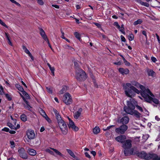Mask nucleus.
<instances>
[{"label":"nucleus","instance_id":"obj_33","mask_svg":"<svg viewBox=\"0 0 160 160\" xmlns=\"http://www.w3.org/2000/svg\"><path fill=\"white\" fill-rule=\"evenodd\" d=\"M22 92L23 95L25 96L27 99H29L30 98V97L29 96V95L25 91L23 90V91H22Z\"/></svg>","mask_w":160,"mask_h":160},{"label":"nucleus","instance_id":"obj_4","mask_svg":"<svg viewBox=\"0 0 160 160\" xmlns=\"http://www.w3.org/2000/svg\"><path fill=\"white\" fill-rule=\"evenodd\" d=\"M150 92L142 93V96L143 98L145 101L147 102L151 103L152 102L156 104H158L159 103V101L157 99L153 97H154V95L149 90Z\"/></svg>","mask_w":160,"mask_h":160},{"label":"nucleus","instance_id":"obj_12","mask_svg":"<svg viewBox=\"0 0 160 160\" xmlns=\"http://www.w3.org/2000/svg\"><path fill=\"white\" fill-rule=\"evenodd\" d=\"M18 152L20 156L22 158L26 159L28 158L27 154L25 152L24 149L23 148H21L18 150Z\"/></svg>","mask_w":160,"mask_h":160},{"label":"nucleus","instance_id":"obj_51","mask_svg":"<svg viewBox=\"0 0 160 160\" xmlns=\"http://www.w3.org/2000/svg\"><path fill=\"white\" fill-rule=\"evenodd\" d=\"M4 93L3 89L2 87L0 86V94L2 95Z\"/></svg>","mask_w":160,"mask_h":160},{"label":"nucleus","instance_id":"obj_22","mask_svg":"<svg viewBox=\"0 0 160 160\" xmlns=\"http://www.w3.org/2000/svg\"><path fill=\"white\" fill-rule=\"evenodd\" d=\"M68 87L66 86H64L63 87L62 89L59 91L60 94H62L68 90Z\"/></svg>","mask_w":160,"mask_h":160},{"label":"nucleus","instance_id":"obj_3","mask_svg":"<svg viewBox=\"0 0 160 160\" xmlns=\"http://www.w3.org/2000/svg\"><path fill=\"white\" fill-rule=\"evenodd\" d=\"M132 140L130 139L126 140L122 145V147L124 149L123 153L125 156H128L133 154L134 149L131 148L132 146Z\"/></svg>","mask_w":160,"mask_h":160},{"label":"nucleus","instance_id":"obj_56","mask_svg":"<svg viewBox=\"0 0 160 160\" xmlns=\"http://www.w3.org/2000/svg\"><path fill=\"white\" fill-rule=\"evenodd\" d=\"M94 24L97 26L98 28H101V25L100 24L97 23L96 22H94Z\"/></svg>","mask_w":160,"mask_h":160},{"label":"nucleus","instance_id":"obj_55","mask_svg":"<svg viewBox=\"0 0 160 160\" xmlns=\"http://www.w3.org/2000/svg\"><path fill=\"white\" fill-rule=\"evenodd\" d=\"M38 2L40 5H43L44 3L42 0H37Z\"/></svg>","mask_w":160,"mask_h":160},{"label":"nucleus","instance_id":"obj_11","mask_svg":"<svg viewBox=\"0 0 160 160\" xmlns=\"http://www.w3.org/2000/svg\"><path fill=\"white\" fill-rule=\"evenodd\" d=\"M26 134L28 138L29 139H32L35 138V135L34 131L31 129L27 130L26 132Z\"/></svg>","mask_w":160,"mask_h":160},{"label":"nucleus","instance_id":"obj_16","mask_svg":"<svg viewBox=\"0 0 160 160\" xmlns=\"http://www.w3.org/2000/svg\"><path fill=\"white\" fill-rule=\"evenodd\" d=\"M22 49L24 50L25 52L28 54V56L30 57L32 60H34V58L30 51L27 49L26 46L24 45L22 46Z\"/></svg>","mask_w":160,"mask_h":160},{"label":"nucleus","instance_id":"obj_58","mask_svg":"<svg viewBox=\"0 0 160 160\" xmlns=\"http://www.w3.org/2000/svg\"><path fill=\"white\" fill-rule=\"evenodd\" d=\"M122 62L121 61H119L118 62H114V64L115 65H120L121 64Z\"/></svg>","mask_w":160,"mask_h":160},{"label":"nucleus","instance_id":"obj_37","mask_svg":"<svg viewBox=\"0 0 160 160\" xmlns=\"http://www.w3.org/2000/svg\"><path fill=\"white\" fill-rule=\"evenodd\" d=\"M75 125L74 122L72 121H70L69 122L68 127L69 128H72Z\"/></svg>","mask_w":160,"mask_h":160},{"label":"nucleus","instance_id":"obj_18","mask_svg":"<svg viewBox=\"0 0 160 160\" xmlns=\"http://www.w3.org/2000/svg\"><path fill=\"white\" fill-rule=\"evenodd\" d=\"M82 111V108H80L78 109V111L75 113L74 117L76 119H78Z\"/></svg>","mask_w":160,"mask_h":160},{"label":"nucleus","instance_id":"obj_8","mask_svg":"<svg viewBox=\"0 0 160 160\" xmlns=\"http://www.w3.org/2000/svg\"><path fill=\"white\" fill-rule=\"evenodd\" d=\"M62 100L67 105H70L72 102V97L71 95L68 92L64 94Z\"/></svg>","mask_w":160,"mask_h":160},{"label":"nucleus","instance_id":"obj_62","mask_svg":"<svg viewBox=\"0 0 160 160\" xmlns=\"http://www.w3.org/2000/svg\"><path fill=\"white\" fill-rule=\"evenodd\" d=\"M142 34L145 36L146 38L147 39V32L145 31H142Z\"/></svg>","mask_w":160,"mask_h":160},{"label":"nucleus","instance_id":"obj_43","mask_svg":"<svg viewBox=\"0 0 160 160\" xmlns=\"http://www.w3.org/2000/svg\"><path fill=\"white\" fill-rule=\"evenodd\" d=\"M141 5L145 6L147 7H148L149 6V5L148 3L146 2H142V3H141Z\"/></svg>","mask_w":160,"mask_h":160},{"label":"nucleus","instance_id":"obj_39","mask_svg":"<svg viewBox=\"0 0 160 160\" xmlns=\"http://www.w3.org/2000/svg\"><path fill=\"white\" fill-rule=\"evenodd\" d=\"M46 88L47 91L50 93L52 94V90L51 88L50 87H46Z\"/></svg>","mask_w":160,"mask_h":160},{"label":"nucleus","instance_id":"obj_21","mask_svg":"<svg viewBox=\"0 0 160 160\" xmlns=\"http://www.w3.org/2000/svg\"><path fill=\"white\" fill-rule=\"evenodd\" d=\"M20 118L24 122L26 121L27 120V117L26 115L24 114H22L21 115Z\"/></svg>","mask_w":160,"mask_h":160},{"label":"nucleus","instance_id":"obj_50","mask_svg":"<svg viewBox=\"0 0 160 160\" xmlns=\"http://www.w3.org/2000/svg\"><path fill=\"white\" fill-rule=\"evenodd\" d=\"M46 151L47 152H48L49 153H50L51 155H53L54 154V153H53V152H52V151H51L49 149H46Z\"/></svg>","mask_w":160,"mask_h":160},{"label":"nucleus","instance_id":"obj_40","mask_svg":"<svg viewBox=\"0 0 160 160\" xmlns=\"http://www.w3.org/2000/svg\"><path fill=\"white\" fill-rule=\"evenodd\" d=\"M20 94L22 98L23 99V101L26 103V105H29V102L26 100L25 97L23 96L21 93H20Z\"/></svg>","mask_w":160,"mask_h":160},{"label":"nucleus","instance_id":"obj_41","mask_svg":"<svg viewBox=\"0 0 160 160\" xmlns=\"http://www.w3.org/2000/svg\"><path fill=\"white\" fill-rule=\"evenodd\" d=\"M0 24L2 25V26L8 28V26L7 25L4 23V22L1 19H0Z\"/></svg>","mask_w":160,"mask_h":160},{"label":"nucleus","instance_id":"obj_36","mask_svg":"<svg viewBox=\"0 0 160 160\" xmlns=\"http://www.w3.org/2000/svg\"><path fill=\"white\" fill-rule=\"evenodd\" d=\"M7 125L11 129H14L16 128L15 127L14 125H13L11 123H7Z\"/></svg>","mask_w":160,"mask_h":160},{"label":"nucleus","instance_id":"obj_23","mask_svg":"<svg viewBox=\"0 0 160 160\" xmlns=\"http://www.w3.org/2000/svg\"><path fill=\"white\" fill-rule=\"evenodd\" d=\"M5 36L8 40V43L11 46H12V44L10 40L9 35L8 33H5Z\"/></svg>","mask_w":160,"mask_h":160},{"label":"nucleus","instance_id":"obj_53","mask_svg":"<svg viewBox=\"0 0 160 160\" xmlns=\"http://www.w3.org/2000/svg\"><path fill=\"white\" fill-rule=\"evenodd\" d=\"M53 111L54 112V113L55 116L59 114L58 111L55 109L53 108Z\"/></svg>","mask_w":160,"mask_h":160},{"label":"nucleus","instance_id":"obj_19","mask_svg":"<svg viewBox=\"0 0 160 160\" xmlns=\"http://www.w3.org/2000/svg\"><path fill=\"white\" fill-rule=\"evenodd\" d=\"M28 152L31 156H34L36 155V152L33 149H29L28 150Z\"/></svg>","mask_w":160,"mask_h":160},{"label":"nucleus","instance_id":"obj_14","mask_svg":"<svg viewBox=\"0 0 160 160\" xmlns=\"http://www.w3.org/2000/svg\"><path fill=\"white\" fill-rule=\"evenodd\" d=\"M40 34L43 39H44L49 44L48 40L47 38V36L45 34V32L43 29L41 28L40 29Z\"/></svg>","mask_w":160,"mask_h":160},{"label":"nucleus","instance_id":"obj_48","mask_svg":"<svg viewBox=\"0 0 160 160\" xmlns=\"http://www.w3.org/2000/svg\"><path fill=\"white\" fill-rule=\"evenodd\" d=\"M10 143L11 146V148H13L15 147V143L14 141H10Z\"/></svg>","mask_w":160,"mask_h":160},{"label":"nucleus","instance_id":"obj_52","mask_svg":"<svg viewBox=\"0 0 160 160\" xmlns=\"http://www.w3.org/2000/svg\"><path fill=\"white\" fill-rule=\"evenodd\" d=\"M65 48L67 49H68L69 50H74V48L72 47L69 45L66 46Z\"/></svg>","mask_w":160,"mask_h":160},{"label":"nucleus","instance_id":"obj_32","mask_svg":"<svg viewBox=\"0 0 160 160\" xmlns=\"http://www.w3.org/2000/svg\"><path fill=\"white\" fill-rule=\"evenodd\" d=\"M142 22V21L141 19H139L136 21L134 22L133 24L134 25H136L138 24H140Z\"/></svg>","mask_w":160,"mask_h":160},{"label":"nucleus","instance_id":"obj_34","mask_svg":"<svg viewBox=\"0 0 160 160\" xmlns=\"http://www.w3.org/2000/svg\"><path fill=\"white\" fill-rule=\"evenodd\" d=\"M42 112H43L44 114L46 115V117H45V119L47 120V121L49 123H50L51 122V120L48 117L46 114L45 113V112L43 110H42Z\"/></svg>","mask_w":160,"mask_h":160},{"label":"nucleus","instance_id":"obj_57","mask_svg":"<svg viewBox=\"0 0 160 160\" xmlns=\"http://www.w3.org/2000/svg\"><path fill=\"white\" fill-rule=\"evenodd\" d=\"M50 70L51 71L52 73L53 74V75H54V67H51L49 68Z\"/></svg>","mask_w":160,"mask_h":160},{"label":"nucleus","instance_id":"obj_30","mask_svg":"<svg viewBox=\"0 0 160 160\" xmlns=\"http://www.w3.org/2000/svg\"><path fill=\"white\" fill-rule=\"evenodd\" d=\"M124 25L123 24H122L121 25V28L119 29V31L121 32L123 34H125V32L124 30Z\"/></svg>","mask_w":160,"mask_h":160},{"label":"nucleus","instance_id":"obj_27","mask_svg":"<svg viewBox=\"0 0 160 160\" xmlns=\"http://www.w3.org/2000/svg\"><path fill=\"white\" fill-rule=\"evenodd\" d=\"M100 128L98 127H96L93 129V132L95 134H97L100 132Z\"/></svg>","mask_w":160,"mask_h":160},{"label":"nucleus","instance_id":"obj_54","mask_svg":"<svg viewBox=\"0 0 160 160\" xmlns=\"http://www.w3.org/2000/svg\"><path fill=\"white\" fill-rule=\"evenodd\" d=\"M2 131H5L6 132H9V129L8 128L5 127L2 129Z\"/></svg>","mask_w":160,"mask_h":160},{"label":"nucleus","instance_id":"obj_24","mask_svg":"<svg viewBox=\"0 0 160 160\" xmlns=\"http://www.w3.org/2000/svg\"><path fill=\"white\" fill-rule=\"evenodd\" d=\"M68 152L69 154V155L71 156L72 157L74 158H75L76 156L73 153V152L71 150L69 149H67L66 150Z\"/></svg>","mask_w":160,"mask_h":160},{"label":"nucleus","instance_id":"obj_17","mask_svg":"<svg viewBox=\"0 0 160 160\" xmlns=\"http://www.w3.org/2000/svg\"><path fill=\"white\" fill-rule=\"evenodd\" d=\"M118 70L119 72L123 75L127 74L129 72V70L127 68L124 69L122 68H120Z\"/></svg>","mask_w":160,"mask_h":160},{"label":"nucleus","instance_id":"obj_26","mask_svg":"<svg viewBox=\"0 0 160 160\" xmlns=\"http://www.w3.org/2000/svg\"><path fill=\"white\" fill-rule=\"evenodd\" d=\"M15 87L18 89V90L22 92L23 91L24 89L23 88L18 84H16L15 85Z\"/></svg>","mask_w":160,"mask_h":160},{"label":"nucleus","instance_id":"obj_46","mask_svg":"<svg viewBox=\"0 0 160 160\" xmlns=\"http://www.w3.org/2000/svg\"><path fill=\"white\" fill-rule=\"evenodd\" d=\"M136 107L137 108V109L140 112H142L143 111L142 108L140 106L138 105H136Z\"/></svg>","mask_w":160,"mask_h":160},{"label":"nucleus","instance_id":"obj_42","mask_svg":"<svg viewBox=\"0 0 160 160\" xmlns=\"http://www.w3.org/2000/svg\"><path fill=\"white\" fill-rule=\"evenodd\" d=\"M113 25L116 27L119 30L121 28L120 26L119 25L118 22H115L113 24Z\"/></svg>","mask_w":160,"mask_h":160},{"label":"nucleus","instance_id":"obj_10","mask_svg":"<svg viewBox=\"0 0 160 160\" xmlns=\"http://www.w3.org/2000/svg\"><path fill=\"white\" fill-rule=\"evenodd\" d=\"M128 128V127L125 125H122L119 128L115 129L116 132L118 134H123L127 131Z\"/></svg>","mask_w":160,"mask_h":160},{"label":"nucleus","instance_id":"obj_15","mask_svg":"<svg viewBox=\"0 0 160 160\" xmlns=\"http://www.w3.org/2000/svg\"><path fill=\"white\" fill-rule=\"evenodd\" d=\"M129 121V118L128 117L124 116L122 117L120 120L119 122L121 123H122L123 125H125L127 124Z\"/></svg>","mask_w":160,"mask_h":160},{"label":"nucleus","instance_id":"obj_60","mask_svg":"<svg viewBox=\"0 0 160 160\" xmlns=\"http://www.w3.org/2000/svg\"><path fill=\"white\" fill-rule=\"evenodd\" d=\"M151 160H160V156L159 157H158V156L157 155L156 156H155V157L153 159Z\"/></svg>","mask_w":160,"mask_h":160},{"label":"nucleus","instance_id":"obj_20","mask_svg":"<svg viewBox=\"0 0 160 160\" xmlns=\"http://www.w3.org/2000/svg\"><path fill=\"white\" fill-rule=\"evenodd\" d=\"M148 75L149 76L154 77V74H155V72H154L153 70L151 69H148L147 71Z\"/></svg>","mask_w":160,"mask_h":160},{"label":"nucleus","instance_id":"obj_59","mask_svg":"<svg viewBox=\"0 0 160 160\" xmlns=\"http://www.w3.org/2000/svg\"><path fill=\"white\" fill-rule=\"evenodd\" d=\"M121 40L122 41L125 42L126 41V39L124 38V36H123L122 35L121 36Z\"/></svg>","mask_w":160,"mask_h":160},{"label":"nucleus","instance_id":"obj_35","mask_svg":"<svg viewBox=\"0 0 160 160\" xmlns=\"http://www.w3.org/2000/svg\"><path fill=\"white\" fill-rule=\"evenodd\" d=\"M74 64L75 66V68L77 69L76 71H78V70L80 69L79 67V65L78 62H74Z\"/></svg>","mask_w":160,"mask_h":160},{"label":"nucleus","instance_id":"obj_44","mask_svg":"<svg viewBox=\"0 0 160 160\" xmlns=\"http://www.w3.org/2000/svg\"><path fill=\"white\" fill-rule=\"evenodd\" d=\"M24 107L28 110H29L30 111H31V107L29 105H25V104H24Z\"/></svg>","mask_w":160,"mask_h":160},{"label":"nucleus","instance_id":"obj_45","mask_svg":"<svg viewBox=\"0 0 160 160\" xmlns=\"http://www.w3.org/2000/svg\"><path fill=\"white\" fill-rule=\"evenodd\" d=\"M123 62L126 65L129 66L130 65V63L126 60L125 58H123Z\"/></svg>","mask_w":160,"mask_h":160},{"label":"nucleus","instance_id":"obj_31","mask_svg":"<svg viewBox=\"0 0 160 160\" xmlns=\"http://www.w3.org/2000/svg\"><path fill=\"white\" fill-rule=\"evenodd\" d=\"M128 38L129 41H132L134 39V35L132 34H130L128 36Z\"/></svg>","mask_w":160,"mask_h":160},{"label":"nucleus","instance_id":"obj_61","mask_svg":"<svg viewBox=\"0 0 160 160\" xmlns=\"http://www.w3.org/2000/svg\"><path fill=\"white\" fill-rule=\"evenodd\" d=\"M151 59L152 62H155L157 60L156 58L153 57H152L151 58Z\"/></svg>","mask_w":160,"mask_h":160},{"label":"nucleus","instance_id":"obj_6","mask_svg":"<svg viewBox=\"0 0 160 160\" xmlns=\"http://www.w3.org/2000/svg\"><path fill=\"white\" fill-rule=\"evenodd\" d=\"M76 79L80 82L85 80L87 78L86 73L82 69L76 71Z\"/></svg>","mask_w":160,"mask_h":160},{"label":"nucleus","instance_id":"obj_64","mask_svg":"<svg viewBox=\"0 0 160 160\" xmlns=\"http://www.w3.org/2000/svg\"><path fill=\"white\" fill-rule=\"evenodd\" d=\"M52 6L53 7H54L55 8H57V9H59V7L58 5L52 4Z\"/></svg>","mask_w":160,"mask_h":160},{"label":"nucleus","instance_id":"obj_9","mask_svg":"<svg viewBox=\"0 0 160 160\" xmlns=\"http://www.w3.org/2000/svg\"><path fill=\"white\" fill-rule=\"evenodd\" d=\"M132 84L136 86L138 88H139L142 90V91L141 92V95L142 96V93L144 92H150L149 89L148 88H146L143 85L140 84L138 82L135 81H132L131 82Z\"/></svg>","mask_w":160,"mask_h":160},{"label":"nucleus","instance_id":"obj_47","mask_svg":"<svg viewBox=\"0 0 160 160\" xmlns=\"http://www.w3.org/2000/svg\"><path fill=\"white\" fill-rule=\"evenodd\" d=\"M149 136L148 134H145L143 136L142 138L145 141H146L149 138Z\"/></svg>","mask_w":160,"mask_h":160},{"label":"nucleus","instance_id":"obj_5","mask_svg":"<svg viewBox=\"0 0 160 160\" xmlns=\"http://www.w3.org/2000/svg\"><path fill=\"white\" fill-rule=\"evenodd\" d=\"M136 155L138 157L146 160H153L157 154L154 153L147 154L145 152H138L136 151L134 152L132 155Z\"/></svg>","mask_w":160,"mask_h":160},{"label":"nucleus","instance_id":"obj_29","mask_svg":"<svg viewBox=\"0 0 160 160\" xmlns=\"http://www.w3.org/2000/svg\"><path fill=\"white\" fill-rule=\"evenodd\" d=\"M55 116L57 120L58 123L59 122H61L62 120H63L60 114L56 115Z\"/></svg>","mask_w":160,"mask_h":160},{"label":"nucleus","instance_id":"obj_7","mask_svg":"<svg viewBox=\"0 0 160 160\" xmlns=\"http://www.w3.org/2000/svg\"><path fill=\"white\" fill-rule=\"evenodd\" d=\"M58 124L62 134L66 135L68 132V127L66 123L63 120L59 122Z\"/></svg>","mask_w":160,"mask_h":160},{"label":"nucleus","instance_id":"obj_38","mask_svg":"<svg viewBox=\"0 0 160 160\" xmlns=\"http://www.w3.org/2000/svg\"><path fill=\"white\" fill-rule=\"evenodd\" d=\"M5 96L6 98L9 101H11L12 99V97L11 95L10 94H5Z\"/></svg>","mask_w":160,"mask_h":160},{"label":"nucleus","instance_id":"obj_1","mask_svg":"<svg viewBox=\"0 0 160 160\" xmlns=\"http://www.w3.org/2000/svg\"><path fill=\"white\" fill-rule=\"evenodd\" d=\"M137 103V102L134 100L130 101H128L127 106H125L123 108L124 111L127 113L134 115L137 118L140 117L141 114L137 111L135 110V105Z\"/></svg>","mask_w":160,"mask_h":160},{"label":"nucleus","instance_id":"obj_28","mask_svg":"<svg viewBox=\"0 0 160 160\" xmlns=\"http://www.w3.org/2000/svg\"><path fill=\"white\" fill-rule=\"evenodd\" d=\"M74 35H75L76 38L80 41L81 39V35L79 33L77 32H75L74 33Z\"/></svg>","mask_w":160,"mask_h":160},{"label":"nucleus","instance_id":"obj_49","mask_svg":"<svg viewBox=\"0 0 160 160\" xmlns=\"http://www.w3.org/2000/svg\"><path fill=\"white\" fill-rule=\"evenodd\" d=\"M72 128L75 131H77L78 130V127L74 125Z\"/></svg>","mask_w":160,"mask_h":160},{"label":"nucleus","instance_id":"obj_63","mask_svg":"<svg viewBox=\"0 0 160 160\" xmlns=\"http://www.w3.org/2000/svg\"><path fill=\"white\" fill-rule=\"evenodd\" d=\"M85 156L88 158H91L90 156L87 152H85Z\"/></svg>","mask_w":160,"mask_h":160},{"label":"nucleus","instance_id":"obj_2","mask_svg":"<svg viewBox=\"0 0 160 160\" xmlns=\"http://www.w3.org/2000/svg\"><path fill=\"white\" fill-rule=\"evenodd\" d=\"M122 86L125 94L127 96L130 98L134 96L135 95V93L137 94L141 93L142 91V90L141 91H139L129 83H123Z\"/></svg>","mask_w":160,"mask_h":160},{"label":"nucleus","instance_id":"obj_13","mask_svg":"<svg viewBox=\"0 0 160 160\" xmlns=\"http://www.w3.org/2000/svg\"><path fill=\"white\" fill-rule=\"evenodd\" d=\"M126 137L124 135H120L118 136L115 138V140L122 144L125 141L126 139Z\"/></svg>","mask_w":160,"mask_h":160},{"label":"nucleus","instance_id":"obj_25","mask_svg":"<svg viewBox=\"0 0 160 160\" xmlns=\"http://www.w3.org/2000/svg\"><path fill=\"white\" fill-rule=\"evenodd\" d=\"M51 149H52V150H53L57 155H58L61 157L63 156V154L56 149L52 148H51Z\"/></svg>","mask_w":160,"mask_h":160}]
</instances>
